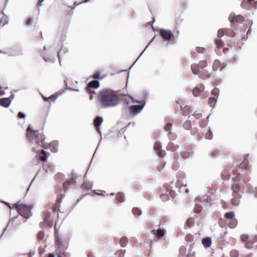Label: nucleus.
<instances>
[{"label": "nucleus", "mask_w": 257, "mask_h": 257, "mask_svg": "<svg viewBox=\"0 0 257 257\" xmlns=\"http://www.w3.org/2000/svg\"><path fill=\"white\" fill-rule=\"evenodd\" d=\"M97 100L102 107H110L117 105L119 96L116 91L105 88L99 91Z\"/></svg>", "instance_id": "obj_1"}, {"label": "nucleus", "mask_w": 257, "mask_h": 257, "mask_svg": "<svg viewBox=\"0 0 257 257\" xmlns=\"http://www.w3.org/2000/svg\"><path fill=\"white\" fill-rule=\"evenodd\" d=\"M233 174L235 176L232 179L233 183L231 189L233 193L236 194L244 189V185L249 181L250 178L247 175H242L237 169L233 171Z\"/></svg>", "instance_id": "obj_2"}, {"label": "nucleus", "mask_w": 257, "mask_h": 257, "mask_svg": "<svg viewBox=\"0 0 257 257\" xmlns=\"http://www.w3.org/2000/svg\"><path fill=\"white\" fill-rule=\"evenodd\" d=\"M27 137L30 141L32 142L35 139L36 144L44 149L47 148L45 144V137L42 133L38 130H33L30 124L27 128Z\"/></svg>", "instance_id": "obj_3"}, {"label": "nucleus", "mask_w": 257, "mask_h": 257, "mask_svg": "<svg viewBox=\"0 0 257 257\" xmlns=\"http://www.w3.org/2000/svg\"><path fill=\"white\" fill-rule=\"evenodd\" d=\"M206 60L200 61L198 64H193L191 66L192 73L195 75H199V77L202 79H207L211 76V74L207 71L204 70V68L207 66Z\"/></svg>", "instance_id": "obj_4"}, {"label": "nucleus", "mask_w": 257, "mask_h": 257, "mask_svg": "<svg viewBox=\"0 0 257 257\" xmlns=\"http://www.w3.org/2000/svg\"><path fill=\"white\" fill-rule=\"evenodd\" d=\"M159 194L161 199L164 201L168 200L170 197L174 199L176 195L169 184L165 185L160 188Z\"/></svg>", "instance_id": "obj_5"}, {"label": "nucleus", "mask_w": 257, "mask_h": 257, "mask_svg": "<svg viewBox=\"0 0 257 257\" xmlns=\"http://www.w3.org/2000/svg\"><path fill=\"white\" fill-rule=\"evenodd\" d=\"M195 209L206 208L211 206L212 199L207 196L198 197L194 200Z\"/></svg>", "instance_id": "obj_6"}, {"label": "nucleus", "mask_w": 257, "mask_h": 257, "mask_svg": "<svg viewBox=\"0 0 257 257\" xmlns=\"http://www.w3.org/2000/svg\"><path fill=\"white\" fill-rule=\"evenodd\" d=\"M12 213L17 214L16 218H19L20 220L23 219V222L32 215L30 210H10L11 215Z\"/></svg>", "instance_id": "obj_7"}, {"label": "nucleus", "mask_w": 257, "mask_h": 257, "mask_svg": "<svg viewBox=\"0 0 257 257\" xmlns=\"http://www.w3.org/2000/svg\"><path fill=\"white\" fill-rule=\"evenodd\" d=\"M160 34L164 40L174 42V36L170 30L161 29Z\"/></svg>", "instance_id": "obj_8"}, {"label": "nucleus", "mask_w": 257, "mask_h": 257, "mask_svg": "<svg viewBox=\"0 0 257 257\" xmlns=\"http://www.w3.org/2000/svg\"><path fill=\"white\" fill-rule=\"evenodd\" d=\"M100 86L99 82L95 80L90 81L85 87V91L88 93H95L94 89L98 88Z\"/></svg>", "instance_id": "obj_9"}, {"label": "nucleus", "mask_w": 257, "mask_h": 257, "mask_svg": "<svg viewBox=\"0 0 257 257\" xmlns=\"http://www.w3.org/2000/svg\"><path fill=\"white\" fill-rule=\"evenodd\" d=\"M244 20V18L241 15H236L233 13H231L228 17V20L231 23H241Z\"/></svg>", "instance_id": "obj_10"}, {"label": "nucleus", "mask_w": 257, "mask_h": 257, "mask_svg": "<svg viewBox=\"0 0 257 257\" xmlns=\"http://www.w3.org/2000/svg\"><path fill=\"white\" fill-rule=\"evenodd\" d=\"M145 106V103H142L139 105H133L130 107V110L132 115H136L142 110Z\"/></svg>", "instance_id": "obj_11"}, {"label": "nucleus", "mask_w": 257, "mask_h": 257, "mask_svg": "<svg viewBox=\"0 0 257 257\" xmlns=\"http://www.w3.org/2000/svg\"><path fill=\"white\" fill-rule=\"evenodd\" d=\"M225 67L224 63H221L218 60L216 59L214 61L212 64V70L216 71L218 70L221 71Z\"/></svg>", "instance_id": "obj_12"}, {"label": "nucleus", "mask_w": 257, "mask_h": 257, "mask_svg": "<svg viewBox=\"0 0 257 257\" xmlns=\"http://www.w3.org/2000/svg\"><path fill=\"white\" fill-rule=\"evenodd\" d=\"M13 207L15 208V209H32L33 206L31 205H27L22 202V201L20 200L17 202L16 203L14 204Z\"/></svg>", "instance_id": "obj_13"}, {"label": "nucleus", "mask_w": 257, "mask_h": 257, "mask_svg": "<svg viewBox=\"0 0 257 257\" xmlns=\"http://www.w3.org/2000/svg\"><path fill=\"white\" fill-rule=\"evenodd\" d=\"M248 157V155H246L245 156L244 158V160L239 165L238 168L239 169L243 168L247 170H249L250 168V166L248 164V161L247 158Z\"/></svg>", "instance_id": "obj_14"}, {"label": "nucleus", "mask_w": 257, "mask_h": 257, "mask_svg": "<svg viewBox=\"0 0 257 257\" xmlns=\"http://www.w3.org/2000/svg\"><path fill=\"white\" fill-rule=\"evenodd\" d=\"M50 153L43 150H42L40 152L39 160L42 162H45L47 161V159L50 156Z\"/></svg>", "instance_id": "obj_15"}, {"label": "nucleus", "mask_w": 257, "mask_h": 257, "mask_svg": "<svg viewBox=\"0 0 257 257\" xmlns=\"http://www.w3.org/2000/svg\"><path fill=\"white\" fill-rule=\"evenodd\" d=\"M76 181L74 179L71 178L70 180L66 181L63 184V189L65 191L68 190L71 185H74Z\"/></svg>", "instance_id": "obj_16"}, {"label": "nucleus", "mask_w": 257, "mask_h": 257, "mask_svg": "<svg viewBox=\"0 0 257 257\" xmlns=\"http://www.w3.org/2000/svg\"><path fill=\"white\" fill-rule=\"evenodd\" d=\"M11 103V99L10 98H3L0 99V105L8 107Z\"/></svg>", "instance_id": "obj_17"}, {"label": "nucleus", "mask_w": 257, "mask_h": 257, "mask_svg": "<svg viewBox=\"0 0 257 257\" xmlns=\"http://www.w3.org/2000/svg\"><path fill=\"white\" fill-rule=\"evenodd\" d=\"M204 87L203 85H201L200 88L197 87L194 88L192 91L193 95L195 97L198 96L200 95V93L204 90Z\"/></svg>", "instance_id": "obj_18"}, {"label": "nucleus", "mask_w": 257, "mask_h": 257, "mask_svg": "<svg viewBox=\"0 0 257 257\" xmlns=\"http://www.w3.org/2000/svg\"><path fill=\"white\" fill-rule=\"evenodd\" d=\"M152 233L158 238H160L164 235L165 230L160 228L158 229V230L153 229L152 230Z\"/></svg>", "instance_id": "obj_19"}, {"label": "nucleus", "mask_w": 257, "mask_h": 257, "mask_svg": "<svg viewBox=\"0 0 257 257\" xmlns=\"http://www.w3.org/2000/svg\"><path fill=\"white\" fill-rule=\"evenodd\" d=\"M103 121V118L100 116H97L94 120V125L97 131H99V126Z\"/></svg>", "instance_id": "obj_20"}, {"label": "nucleus", "mask_w": 257, "mask_h": 257, "mask_svg": "<svg viewBox=\"0 0 257 257\" xmlns=\"http://www.w3.org/2000/svg\"><path fill=\"white\" fill-rule=\"evenodd\" d=\"M181 109L183 111L182 114L183 115H188L192 111V108L191 106L189 105H185L184 107L181 106Z\"/></svg>", "instance_id": "obj_21"}, {"label": "nucleus", "mask_w": 257, "mask_h": 257, "mask_svg": "<svg viewBox=\"0 0 257 257\" xmlns=\"http://www.w3.org/2000/svg\"><path fill=\"white\" fill-rule=\"evenodd\" d=\"M202 243L205 247H209L211 244L212 241L210 238L206 237L202 239Z\"/></svg>", "instance_id": "obj_22"}, {"label": "nucleus", "mask_w": 257, "mask_h": 257, "mask_svg": "<svg viewBox=\"0 0 257 257\" xmlns=\"http://www.w3.org/2000/svg\"><path fill=\"white\" fill-rule=\"evenodd\" d=\"M250 2L247 1V0L243 1L241 4V7L243 9L248 10L251 9V5L249 3Z\"/></svg>", "instance_id": "obj_23"}, {"label": "nucleus", "mask_w": 257, "mask_h": 257, "mask_svg": "<svg viewBox=\"0 0 257 257\" xmlns=\"http://www.w3.org/2000/svg\"><path fill=\"white\" fill-rule=\"evenodd\" d=\"M179 148V146L176 145L172 142H170L168 144L167 147V150L171 151L172 152L175 151Z\"/></svg>", "instance_id": "obj_24"}, {"label": "nucleus", "mask_w": 257, "mask_h": 257, "mask_svg": "<svg viewBox=\"0 0 257 257\" xmlns=\"http://www.w3.org/2000/svg\"><path fill=\"white\" fill-rule=\"evenodd\" d=\"M225 34L226 36L230 37H234L235 36V32L231 29H224Z\"/></svg>", "instance_id": "obj_25"}, {"label": "nucleus", "mask_w": 257, "mask_h": 257, "mask_svg": "<svg viewBox=\"0 0 257 257\" xmlns=\"http://www.w3.org/2000/svg\"><path fill=\"white\" fill-rule=\"evenodd\" d=\"M81 187L83 189L90 190L92 187V184L90 182L84 181L81 185Z\"/></svg>", "instance_id": "obj_26"}, {"label": "nucleus", "mask_w": 257, "mask_h": 257, "mask_svg": "<svg viewBox=\"0 0 257 257\" xmlns=\"http://www.w3.org/2000/svg\"><path fill=\"white\" fill-rule=\"evenodd\" d=\"M116 200L120 203H122L124 201V194L122 192H119L116 194Z\"/></svg>", "instance_id": "obj_27"}, {"label": "nucleus", "mask_w": 257, "mask_h": 257, "mask_svg": "<svg viewBox=\"0 0 257 257\" xmlns=\"http://www.w3.org/2000/svg\"><path fill=\"white\" fill-rule=\"evenodd\" d=\"M217 101V98L215 97H209L208 99V104L210 106L213 107Z\"/></svg>", "instance_id": "obj_28"}, {"label": "nucleus", "mask_w": 257, "mask_h": 257, "mask_svg": "<svg viewBox=\"0 0 257 257\" xmlns=\"http://www.w3.org/2000/svg\"><path fill=\"white\" fill-rule=\"evenodd\" d=\"M221 175L223 180H228L230 178V172L228 170H224Z\"/></svg>", "instance_id": "obj_29"}, {"label": "nucleus", "mask_w": 257, "mask_h": 257, "mask_svg": "<svg viewBox=\"0 0 257 257\" xmlns=\"http://www.w3.org/2000/svg\"><path fill=\"white\" fill-rule=\"evenodd\" d=\"M49 148L52 152L56 153L58 151V145L56 143H51L49 144Z\"/></svg>", "instance_id": "obj_30"}, {"label": "nucleus", "mask_w": 257, "mask_h": 257, "mask_svg": "<svg viewBox=\"0 0 257 257\" xmlns=\"http://www.w3.org/2000/svg\"><path fill=\"white\" fill-rule=\"evenodd\" d=\"M176 185L178 188H180L181 186L186 187L187 186V182L184 179H182V180H179L177 182Z\"/></svg>", "instance_id": "obj_31"}, {"label": "nucleus", "mask_w": 257, "mask_h": 257, "mask_svg": "<svg viewBox=\"0 0 257 257\" xmlns=\"http://www.w3.org/2000/svg\"><path fill=\"white\" fill-rule=\"evenodd\" d=\"M62 242L60 238L58 236V234L55 233V246L57 248H59L61 245Z\"/></svg>", "instance_id": "obj_32"}, {"label": "nucleus", "mask_w": 257, "mask_h": 257, "mask_svg": "<svg viewBox=\"0 0 257 257\" xmlns=\"http://www.w3.org/2000/svg\"><path fill=\"white\" fill-rule=\"evenodd\" d=\"M128 242V239L125 237H122L120 240V244L122 247H124Z\"/></svg>", "instance_id": "obj_33"}, {"label": "nucleus", "mask_w": 257, "mask_h": 257, "mask_svg": "<svg viewBox=\"0 0 257 257\" xmlns=\"http://www.w3.org/2000/svg\"><path fill=\"white\" fill-rule=\"evenodd\" d=\"M45 215V221H49V219H50L51 221L53 220V217H51V215L50 214V212L49 211H46L44 212Z\"/></svg>", "instance_id": "obj_34"}, {"label": "nucleus", "mask_w": 257, "mask_h": 257, "mask_svg": "<svg viewBox=\"0 0 257 257\" xmlns=\"http://www.w3.org/2000/svg\"><path fill=\"white\" fill-rule=\"evenodd\" d=\"M237 224V221L234 218L231 219L230 222L229 223L228 226L231 228H234L236 227Z\"/></svg>", "instance_id": "obj_35"}, {"label": "nucleus", "mask_w": 257, "mask_h": 257, "mask_svg": "<svg viewBox=\"0 0 257 257\" xmlns=\"http://www.w3.org/2000/svg\"><path fill=\"white\" fill-rule=\"evenodd\" d=\"M215 44L218 49H220L223 46V43L220 39H216L215 40Z\"/></svg>", "instance_id": "obj_36"}, {"label": "nucleus", "mask_w": 257, "mask_h": 257, "mask_svg": "<svg viewBox=\"0 0 257 257\" xmlns=\"http://www.w3.org/2000/svg\"><path fill=\"white\" fill-rule=\"evenodd\" d=\"M162 148V145L160 142H156L154 146V150L157 152L158 151L161 150Z\"/></svg>", "instance_id": "obj_37"}, {"label": "nucleus", "mask_w": 257, "mask_h": 257, "mask_svg": "<svg viewBox=\"0 0 257 257\" xmlns=\"http://www.w3.org/2000/svg\"><path fill=\"white\" fill-rule=\"evenodd\" d=\"M240 200L238 198L234 197L231 199V203L234 206H237L239 205Z\"/></svg>", "instance_id": "obj_38"}, {"label": "nucleus", "mask_w": 257, "mask_h": 257, "mask_svg": "<svg viewBox=\"0 0 257 257\" xmlns=\"http://www.w3.org/2000/svg\"><path fill=\"white\" fill-rule=\"evenodd\" d=\"M34 18L32 17H28L26 20V24L27 26H31L33 24Z\"/></svg>", "instance_id": "obj_39"}, {"label": "nucleus", "mask_w": 257, "mask_h": 257, "mask_svg": "<svg viewBox=\"0 0 257 257\" xmlns=\"http://www.w3.org/2000/svg\"><path fill=\"white\" fill-rule=\"evenodd\" d=\"M172 124L171 123H168L164 126V130L169 132V134H171V128H172Z\"/></svg>", "instance_id": "obj_40"}, {"label": "nucleus", "mask_w": 257, "mask_h": 257, "mask_svg": "<svg viewBox=\"0 0 257 257\" xmlns=\"http://www.w3.org/2000/svg\"><path fill=\"white\" fill-rule=\"evenodd\" d=\"M226 218L232 219L234 218V214L232 212H228L225 214Z\"/></svg>", "instance_id": "obj_41"}, {"label": "nucleus", "mask_w": 257, "mask_h": 257, "mask_svg": "<svg viewBox=\"0 0 257 257\" xmlns=\"http://www.w3.org/2000/svg\"><path fill=\"white\" fill-rule=\"evenodd\" d=\"M211 93L212 95H213L214 96H216L215 97H217L219 94V90L217 88H214L212 90Z\"/></svg>", "instance_id": "obj_42"}, {"label": "nucleus", "mask_w": 257, "mask_h": 257, "mask_svg": "<svg viewBox=\"0 0 257 257\" xmlns=\"http://www.w3.org/2000/svg\"><path fill=\"white\" fill-rule=\"evenodd\" d=\"M183 126L186 130L190 129L191 127V122L190 121H186L183 124Z\"/></svg>", "instance_id": "obj_43"}, {"label": "nucleus", "mask_w": 257, "mask_h": 257, "mask_svg": "<svg viewBox=\"0 0 257 257\" xmlns=\"http://www.w3.org/2000/svg\"><path fill=\"white\" fill-rule=\"evenodd\" d=\"M225 34L224 29H219L217 33V36L219 38H221L223 37Z\"/></svg>", "instance_id": "obj_44"}, {"label": "nucleus", "mask_w": 257, "mask_h": 257, "mask_svg": "<svg viewBox=\"0 0 257 257\" xmlns=\"http://www.w3.org/2000/svg\"><path fill=\"white\" fill-rule=\"evenodd\" d=\"M58 97V95L56 94H54L52 95H51L49 97H48L49 99V102H54L55 101V100L57 99Z\"/></svg>", "instance_id": "obj_45"}, {"label": "nucleus", "mask_w": 257, "mask_h": 257, "mask_svg": "<svg viewBox=\"0 0 257 257\" xmlns=\"http://www.w3.org/2000/svg\"><path fill=\"white\" fill-rule=\"evenodd\" d=\"M158 155L161 158H164L166 155V152L164 150H160L157 152Z\"/></svg>", "instance_id": "obj_46"}, {"label": "nucleus", "mask_w": 257, "mask_h": 257, "mask_svg": "<svg viewBox=\"0 0 257 257\" xmlns=\"http://www.w3.org/2000/svg\"><path fill=\"white\" fill-rule=\"evenodd\" d=\"M37 237L39 240H42L44 237V232L40 231L37 235Z\"/></svg>", "instance_id": "obj_47"}, {"label": "nucleus", "mask_w": 257, "mask_h": 257, "mask_svg": "<svg viewBox=\"0 0 257 257\" xmlns=\"http://www.w3.org/2000/svg\"><path fill=\"white\" fill-rule=\"evenodd\" d=\"M190 152L185 151L182 153V156L185 159L188 158L190 157Z\"/></svg>", "instance_id": "obj_48"}, {"label": "nucleus", "mask_w": 257, "mask_h": 257, "mask_svg": "<svg viewBox=\"0 0 257 257\" xmlns=\"http://www.w3.org/2000/svg\"><path fill=\"white\" fill-rule=\"evenodd\" d=\"M132 213L135 216L140 215L142 214L141 210H132Z\"/></svg>", "instance_id": "obj_49"}, {"label": "nucleus", "mask_w": 257, "mask_h": 257, "mask_svg": "<svg viewBox=\"0 0 257 257\" xmlns=\"http://www.w3.org/2000/svg\"><path fill=\"white\" fill-rule=\"evenodd\" d=\"M230 255L232 257H237L238 255V252L236 250H233L230 252Z\"/></svg>", "instance_id": "obj_50"}, {"label": "nucleus", "mask_w": 257, "mask_h": 257, "mask_svg": "<svg viewBox=\"0 0 257 257\" xmlns=\"http://www.w3.org/2000/svg\"><path fill=\"white\" fill-rule=\"evenodd\" d=\"M196 50L197 52L199 53H203L205 51V49L202 47H197Z\"/></svg>", "instance_id": "obj_51"}, {"label": "nucleus", "mask_w": 257, "mask_h": 257, "mask_svg": "<svg viewBox=\"0 0 257 257\" xmlns=\"http://www.w3.org/2000/svg\"><path fill=\"white\" fill-rule=\"evenodd\" d=\"M60 207V201H57L55 205L53 207L52 209H59Z\"/></svg>", "instance_id": "obj_52"}, {"label": "nucleus", "mask_w": 257, "mask_h": 257, "mask_svg": "<svg viewBox=\"0 0 257 257\" xmlns=\"http://www.w3.org/2000/svg\"><path fill=\"white\" fill-rule=\"evenodd\" d=\"M193 115L197 119L201 118L202 114L200 113H194Z\"/></svg>", "instance_id": "obj_53"}, {"label": "nucleus", "mask_w": 257, "mask_h": 257, "mask_svg": "<svg viewBox=\"0 0 257 257\" xmlns=\"http://www.w3.org/2000/svg\"><path fill=\"white\" fill-rule=\"evenodd\" d=\"M219 152L218 150H214L211 153V155L213 157H216L219 155Z\"/></svg>", "instance_id": "obj_54"}, {"label": "nucleus", "mask_w": 257, "mask_h": 257, "mask_svg": "<svg viewBox=\"0 0 257 257\" xmlns=\"http://www.w3.org/2000/svg\"><path fill=\"white\" fill-rule=\"evenodd\" d=\"M7 89V87L3 88L1 85H0V96L3 95L5 94V93L4 92V90L3 89Z\"/></svg>", "instance_id": "obj_55"}, {"label": "nucleus", "mask_w": 257, "mask_h": 257, "mask_svg": "<svg viewBox=\"0 0 257 257\" xmlns=\"http://www.w3.org/2000/svg\"><path fill=\"white\" fill-rule=\"evenodd\" d=\"M247 238H248V236L245 235H242L240 236L241 240L242 241H245L247 240Z\"/></svg>", "instance_id": "obj_56"}, {"label": "nucleus", "mask_w": 257, "mask_h": 257, "mask_svg": "<svg viewBox=\"0 0 257 257\" xmlns=\"http://www.w3.org/2000/svg\"><path fill=\"white\" fill-rule=\"evenodd\" d=\"M93 78H95V79H100V74L99 73H95L93 75V77H92Z\"/></svg>", "instance_id": "obj_57"}, {"label": "nucleus", "mask_w": 257, "mask_h": 257, "mask_svg": "<svg viewBox=\"0 0 257 257\" xmlns=\"http://www.w3.org/2000/svg\"><path fill=\"white\" fill-rule=\"evenodd\" d=\"M18 117L19 118H25V115L22 112H20L18 113Z\"/></svg>", "instance_id": "obj_58"}, {"label": "nucleus", "mask_w": 257, "mask_h": 257, "mask_svg": "<svg viewBox=\"0 0 257 257\" xmlns=\"http://www.w3.org/2000/svg\"><path fill=\"white\" fill-rule=\"evenodd\" d=\"M44 0H38V3H37V6L38 7H41L42 6V2L44 1Z\"/></svg>", "instance_id": "obj_59"}, {"label": "nucleus", "mask_w": 257, "mask_h": 257, "mask_svg": "<svg viewBox=\"0 0 257 257\" xmlns=\"http://www.w3.org/2000/svg\"><path fill=\"white\" fill-rule=\"evenodd\" d=\"M221 202L222 203L223 208H225L227 207V204L224 201H221Z\"/></svg>", "instance_id": "obj_60"}, {"label": "nucleus", "mask_w": 257, "mask_h": 257, "mask_svg": "<svg viewBox=\"0 0 257 257\" xmlns=\"http://www.w3.org/2000/svg\"><path fill=\"white\" fill-rule=\"evenodd\" d=\"M2 202L3 203L5 204L9 208V209H13V208L11 207V206L10 205V204L9 203H7L5 201H2Z\"/></svg>", "instance_id": "obj_61"}, {"label": "nucleus", "mask_w": 257, "mask_h": 257, "mask_svg": "<svg viewBox=\"0 0 257 257\" xmlns=\"http://www.w3.org/2000/svg\"><path fill=\"white\" fill-rule=\"evenodd\" d=\"M95 93H89L90 94V96H89V99L90 100H92L93 98V94H95Z\"/></svg>", "instance_id": "obj_62"}, {"label": "nucleus", "mask_w": 257, "mask_h": 257, "mask_svg": "<svg viewBox=\"0 0 257 257\" xmlns=\"http://www.w3.org/2000/svg\"><path fill=\"white\" fill-rule=\"evenodd\" d=\"M42 98H43V100H44L45 101H49V99H48V98H47V97H45V96H42Z\"/></svg>", "instance_id": "obj_63"}, {"label": "nucleus", "mask_w": 257, "mask_h": 257, "mask_svg": "<svg viewBox=\"0 0 257 257\" xmlns=\"http://www.w3.org/2000/svg\"><path fill=\"white\" fill-rule=\"evenodd\" d=\"M245 246H246V247L248 248H249L251 247V245L249 244L248 243H246L245 244Z\"/></svg>", "instance_id": "obj_64"}]
</instances>
